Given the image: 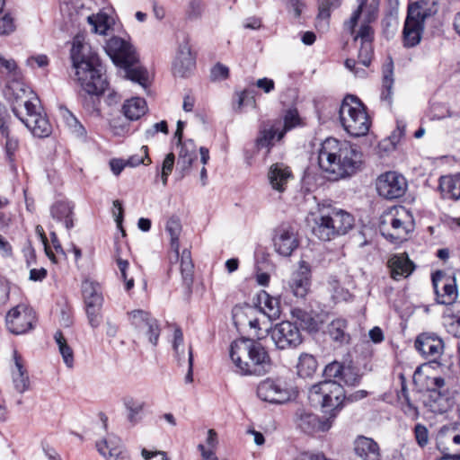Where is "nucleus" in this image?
Listing matches in <instances>:
<instances>
[{
	"mask_svg": "<svg viewBox=\"0 0 460 460\" xmlns=\"http://www.w3.org/2000/svg\"><path fill=\"white\" fill-rule=\"evenodd\" d=\"M124 407L127 410V420L133 427L138 424L143 419V411L146 402L140 399L126 397L123 401Z\"/></svg>",
	"mask_w": 460,
	"mask_h": 460,
	"instance_id": "nucleus-34",
	"label": "nucleus"
},
{
	"mask_svg": "<svg viewBox=\"0 0 460 460\" xmlns=\"http://www.w3.org/2000/svg\"><path fill=\"white\" fill-rule=\"evenodd\" d=\"M358 7L352 12L350 18L344 22V27L349 32L353 33L358 22L364 16L365 10L369 5L367 4V0H358Z\"/></svg>",
	"mask_w": 460,
	"mask_h": 460,
	"instance_id": "nucleus-49",
	"label": "nucleus"
},
{
	"mask_svg": "<svg viewBox=\"0 0 460 460\" xmlns=\"http://www.w3.org/2000/svg\"><path fill=\"white\" fill-rule=\"evenodd\" d=\"M413 227L412 215L402 206L390 208L380 217V233L393 243H401L406 241Z\"/></svg>",
	"mask_w": 460,
	"mask_h": 460,
	"instance_id": "nucleus-4",
	"label": "nucleus"
},
{
	"mask_svg": "<svg viewBox=\"0 0 460 460\" xmlns=\"http://www.w3.org/2000/svg\"><path fill=\"white\" fill-rule=\"evenodd\" d=\"M414 381H423L427 390L424 406L434 414L447 412L454 405V398L447 380L440 376H423L419 370L414 373Z\"/></svg>",
	"mask_w": 460,
	"mask_h": 460,
	"instance_id": "nucleus-5",
	"label": "nucleus"
},
{
	"mask_svg": "<svg viewBox=\"0 0 460 460\" xmlns=\"http://www.w3.org/2000/svg\"><path fill=\"white\" fill-rule=\"evenodd\" d=\"M387 266L390 269L391 278L394 280H400L409 277L415 269L414 263L409 259L406 253L392 256L388 260Z\"/></svg>",
	"mask_w": 460,
	"mask_h": 460,
	"instance_id": "nucleus-25",
	"label": "nucleus"
},
{
	"mask_svg": "<svg viewBox=\"0 0 460 460\" xmlns=\"http://www.w3.org/2000/svg\"><path fill=\"white\" fill-rule=\"evenodd\" d=\"M23 107L26 111V116H21L19 111L14 106L13 112L26 126L34 137H47L52 132V127L45 115L37 111V106L31 101H24Z\"/></svg>",
	"mask_w": 460,
	"mask_h": 460,
	"instance_id": "nucleus-12",
	"label": "nucleus"
},
{
	"mask_svg": "<svg viewBox=\"0 0 460 460\" xmlns=\"http://www.w3.org/2000/svg\"><path fill=\"white\" fill-rule=\"evenodd\" d=\"M279 122L281 123L279 137H283L288 131L299 125L300 119L296 110H288L284 116L283 122L280 120Z\"/></svg>",
	"mask_w": 460,
	"mask_h": 460,
	"instance_id": "nucleus-50",
	"label": "nucleus"
},
{
	"mask_svg": "<svg viewBox=\"0 0 460 460\" xmlns=\"http://www.w3.org/2000/svg\"><path fill=\"white\" fill-rule=\"evenodd\" d=\"M281 128L280 122H275L270 127H264L260 131V135L256 140V145L259 148H268L274 145V140L277 137V140H280L279 129Z\"/></svg>",
	"mask_w": 460,
	"mask_h": 460,
	"instance_id": "nucleus-38",
	"label": "nucleus"
},
{
	"mask_svg": "<svg viewBox=\"0 0 460 460\" xmlns=\"http://www.w3.org/2000/svg\"><path fill=\"white\" fill-rule=\"evenodd\" d=\"M174 161L175 156L172 153L167 154L163 161L160 175L164 186H166L168 177L173 170Z\"/></svg>",
	"mask_w": 460,
	"mask_h": 460,
	"instance_id": "nucleus-56",
	"label": "nucleus"
},
{
	"mask_svg": "<svg viewBox=\"0 0 460 460\" xmlns=\"http://www.w3.org/2000/svg\"><path fill=\"white\" fill-rule=\"evenodd\" d=\"M105 51L113 63L125 70V76L143 88L148 85V73L146 69L137 64L135 49L127 40L114 36L105 46Z\"/></svg>",
	"mask_w": 460,
	"mask_h": 460,
	"instance_id": "nucleus-3",
	"label": "nucleus"
},
{
	"mask_svg": "<svg viewBox=\"0 0 460 460\" xmlns=\"http://www.w3.org/2000/svg\"><path fill=\"white\" fill-rule=\"evenodd\" d=\"M242 345H245L247 347H251V339L242 338L236 341H234L230 346V358L236 368V372L242 376H249L248 372L243 368L245 367L243 364L249 363L250 358L248 357H243L238 354V348Z\"/></svg>",
	"mask_w": 460,
	"mask_h": 460,
	"instance_id": "nucleus-33",
	"label": "nucleus"
},
{
	"mask_svg": "<svg viewBox=\"0 0 460 460\" xmlns=\"http://www.w3.org/2000/svg\"><path fill=\"white\" fill-rule=\"evenodd\" d=\"M195 66V60L192 57L190 47L187 40L180 43L175 59L172 65V70L175 75L184 77Z\"/></svg>",
	"mask_w": 460,
	"mask_h": 460,
	"instance_id": "nucleus-23",
	"label": "nucleus"
},
{
	"mask_svg": "<svg viewBox=\"0 0 460 460\" xmlns=\"http://www.w3.org/2000/svg\"><path fill=\"white\" fill-rule=\"evenodd\" d=\"M0 142L5 152L9 163L13 164L15 159V153L19 148V139L11 130L0 135Z\"/></svg>",
	"mask_w": 460,
	"mask_h": 460,
	"instance_id": "nucleus-41",
	"label": "nucleus"
},
{
	"mask_svg": "<svg viewBox=\"0 0 460 460\" xmlns=\"http://www.w3.org/2000/svg\"><path fill=\"white\" fill-rule=\"evenodd\" d=\"M238 354L250 358L243 367L249 376H261L268 374L272 367V360L268 350L260 342L251 339V347L242 345L238 348Z\"/></svg>",
	"mask_w": 460,
	"mask_h": 460,
	"instance_id": "nucleus-11",
	"label": "nucleus"
},
{
	"mask_svg": "<svg viewBox=\"0 0 460 460\" xmlns=\"http://www.w3.org/2000/svg\"><path fill=\"white\" fill-rule=\"evenodd\" d=\"M66 125L69 131L76 137H84L86 136V130L80 121L75 118L74 114L66 111L64 114Z\"/></svg>",
	"mask_w": 460,
	"mask_h": 460,
	"instance_id": "nucleus-51",
	"label": "nucleus"
},
{
	"mask_svg": "<svg viewBox=\"0 0 460 460\" xmlns=\"http://www.w3.org/2000/svg\"><path fill=\"white\" fill-rule=\"evenodd\" d=\"M392 75H393L392 64H389L387 66V67L384 70L383 92L381 94V99L384 101H386L389 103H391L392 94H393L394 79H393Z\"/></svg>",
	"mask_w": 460,
	"mask_h": 460,
	"instance_id": "nucleus-52",
	"label": "nucleus"
},
{
	"mask_svg": "<svg viewBox=\"0 0 460 460\" xmlns=\"http://www.w3.org/2000/svg\"><path fill=\"white\" fill-rule=\"evenodd\" d=\"M102 306H85L88 323L92 328L99 327L102 321L101 310Z\"/></svg>",
	"mask_w": 460,
	"mask_h": 460,
	"instance_id": "nucleus-58",
	"label": "nucleus"
},
{
	"mask_svg": "<svg viewBox=\"0 0 460 460\" xmlns=\"http://www.w3.org/2000/svg\"><path fill=\"white\" fill-rule=\"evenodd\" d=\"M293 177L290 169L283 164H272L268 172L271 188L279 193L286 190L288 182Z\"/></svg>",
	"mask_w": 460,
	"mask_h": 460,
	"instance_id": "nucleus-27",
	"label": "nucleus"
},
{
	"mask_svg": "<svg viewBox=\"0 0 460 460\" xmlns=\"http://www.w3.org/2000/svg\"><path fill=\"white\" fill-rule=\"evenodd\" d=\"M7 329L20 335L31 331L36 323V314L31 307L20 304L13 307L5 317Z\"/></svg>",
	"mask_w": 460,
	"mask_h": 460,
	"instance_id": "nucleus-13",
	"label": "nucleus"
},
{
	"mask_svg": "<svg viewBox=\"0 0 460 460\" xmlns=\"http://www.w3.org/2000/svg\"><path fill=\"white\" fill-rule=\"evenodd\" d=\"M110 127L116 136H124L128 131V124L119 116L110 120Z\"/></svg>",
	"mask_w": 460,
	"mask_h": 460,
	"instance_id": "nucleus-60",
	"label": "nucleus"
},
{
	"mask_svg": "<svg viewBox=\"0 0 460 460\" xmlns=\"http://www.w3.org/2000/svg\"><path fill=\"white\" fill-rule=\"evenodd\" d=\"M73 208L74 207L68 201H57L50 208V214L53 219L61 222L66 229L74 226L73 223Z\"/></svg>",
	"mask_w": 460,
	"mask_h": 460,
	"instance_id": "nucleus-32",
	"label": "nucleus"
},
{
	"mask_svg": "<svg viewBox=\"0 0 460 460\" xmlns=\"http://www.w3.org/2000/svg\"><path fill=\"white\" fill-rule=\"evenodd\" d=\"M88 22L93 26V31L99 34H106L107 31L110 28L108 17L105 14L89 16Z\"/></svg>",
	"mask_w": 460,
	"mask_h": 460,
	"instance_id": "nucleus-53",
	"label": "nucleus"
},
{
	"mask_svg": "<svg viewBox=\"0 0 460 460\" xmlns=\"http://www.w3.org/2000/svg\"><path fill=\"white\" fill-rule=\"evenodd\" d=\"M70 58L75 79L87 94L83 100V106L89 114L99 116V96L108 87L105 68L89 44L82 42L78 37L74 39Z\"/></svg>",
	"mask_w": 460,
	"mask_h": 460,
	"instance_id": "nucleus-1",
	"label": "nucleus"
},
{
	"mask_svg": "<svg viewBox=\"0 0 460 460\" xmlns=\"http://www.w3.org/2000/svg\"><path fill=\"white\" fill-rule=\"evenodd\" d=\"M0 72L7 75H17V65L13 58H5L0 55Z\"/></svg>",
	"mask_w": 460,
	"mask_h": 460,
	"instance_id": "nucleus-62",
	"label": "nucleus"
},
{
	"mask_svg": "<svg viewBox=\"0 0 460 460\" xmlns=\"http://www.w3.org/2000/svg\"><path fill=\"white\" fill-rule=\"evenodd\" d=\"M126 163L127 166L130 167H136L141 164H150L152 161L148 155V147L146 146H143L140 149V153L131 155L128 160H126Z\"/></svg>",
	"mask_w": 460,
	"mask_h": 460,
	"instance_id": "nucleus-55",
	"label": "nucleus"
},
{
	"mask_svg": "<svg viewBox=\"0 0 460 460\" xmlns=\"http://www.w3.org/2000/svg\"><path fill=\"white\" fill-rule=\"evenodd\" d=\"M308 398L314 405L321 406L329 416L336 415L342 408L346 398L342 385L334 380H324L312 385L308 392Z\"/></svg>",
	"mask_w": 460,
	"mask_h": 460,
	"instance_id": "nucleus-8",
	"label": "nucleus"
},
{
	"mask_svg": "<svg viewBox=\"0 0 460 460\" xmlns=\"http://www.w3.org/2000/svg\"><path fill=\"white\" fill-rule=\"evenodd\" d=\"M432 285L438 304L449 305L456 300L458 292L454 277L437 271L432 275Z\"/></svg>",
	"mask_w": 460,
	"mask_h": 460,
	"instance_id": "nucleus-17",
	"label": "nucleus"
},
{
	"mask_svg": "<svg viewBox=\"0 0 460 460\" xmlns=\"http://www.w3.org/2000/svg\"><path fill=\"white\" fill-rule=\"evenodd\" d=\"M343 367L344 365L333 361L325 367L323 374L327 378H337L340 380Z\"/></svg>",
	"mask_w": 460,
	"mask_h": 460,
	"instance_id": "nucleus-63",
	"label": "nucleus"
},
{
	"mask_svg": "<svg viewBox=\"0 0 460 460\" xmlns=\"http://www.w3.org/2000/svg\"><path fill=\"white\" fill-rule=\"evenodd\" d=\"M210 76L213 81L225 80L229 76V69L226 66L217 63L211 68Z\"/></svg>",
	"mask_w": 460,
	"mask_h": 460,
	"instance_id": "nucleus-64",
	"label": "nucleus"
},
{
	"mask_svg": "<svg viewBox=\"0 0 460 460\" xmlns=\"http://www.w3.org/2000/svg\"><path fill=\"white\" fill-rule=\"evenodd\" d=\"M55 341L58 346L59 352L63 358V361L69 368L74 366V352L71 347L67 344L65 337L61 332H57L55 334Z\"/></svg>",
	"mask_w": 460,
	"mask_h": 460,
	"instance_id": "nucleus-44",
	"label": "nucleus"
},
{
	"mask_svg": "<svg viewBox=\"0 0 460 460\" xmlns=\"http://www.w3.org/2000/svg\"><path fill=\"white\" fill-rule=\"evenodd\" d=\"M147 105L144 99L134 97L128 100L122 106V112L126 119L137 120L146 114Z\"/></svg>",
	"mask_w": 460,
	"mask_h": 460,
	"instance_id": "nucleus-36",
	"label": "nucleus"
},
{
	"mask_svg": "<svg viewBox=\"0 0 460 460\" xmlns=\"http://www.w3.org/2000/svg\"><path fill=\"white\" fill-rule=\"evenodd\" d=\"M354 451L362 460H379L380 450L377 443L370 438L358 436L354 441Z\"/></svg>",
	"mask_w": 460,
	"mask_h": 460,
	"instance_id": "nucleus-28",
	"label": "nucleus"
},
{
	"mask_svg": "<svg viewBox=\"0 0 460 460\" xmlns=\"http://www.w3.org/2000/svg\"><path fill=\"white\" fill-rule=\"evenodd\" d=\"M98 452L107 460H126L127 456L122 451L120 439L109 435L106 438L96 443Z\"/></svg>",
	"mask_w": 460,
	"mask_h": 460,
	"instance_id": "nucleus-26",
	"label": "nucleus"
},
{
	"mask_svg": "<svg viewBox=\"0 0 460 460\" xmlns=\"http://www.w3.org/2000/svg\"><path fill=\"white\" fill-rule=\"evenodd\" d=\"M270 337L279 349L296 348L303 341L298 327L290 322H282L275 325L270 332Z\"/></svg>",
	"mask_w": 460,
	"mask_h": 460,
	"instance_id": "nucleus-16",
	"label": "nucleus"
},
{
	"mask_svg": "<svg viewBox=\"0 0 460 460\" xmlns=\"http://www.w3.org/2000/svg\"><path fill=\"white\" fill-rule=\"evenodd\" d=\"M82 294L85 306H102L103 296L101 285L91 279H86L82 283Z\"/></svg>",
	"mask_w": 460,
	"mask_h": 460,
	"instance_id": "nucleus-29",
	"label": "nucleus"
},
{
	"mask_svg": "<svg viewBox=\"0 0 460 460\" xmlns=\"http://www.w3.org/2000/svg\"><path fill=\"white\" fill-rule=\"evenodd\" d=\"M312 233L322 241H330L335 238L330 207L318 208L317 211L311 213Z\"/></svg>",
	"mask_w": 460,
	"mask_h": 460,
	"instance_id": "nucleus-21",
	"label": "nucleus"
},
{
	"mask_svg": "<svg viewBox=\"0 0 460 460\" xmlns=\"http://www.w3.org/2000/svg\"><path fill=\"white\" fill-rule=\"evenodd\" d=\"M341 3L342 0H339L338 3L335 0H318V20L327 25L332 11L340 7Z\"/></svg>",
	"mask_w": 460,
	"mask_h": 460,
	"instance_id": "nucleus-47",
	"label": "nucleus"
},
{
	"mask_svg": "<svg viewBox=\"0 0 460 460\" xmlns=\"http://www.w3.org/2000/svg\"><path fill=\"white\" fill-rule=\"evenodd\" d=\"M378 16V8L376 5L369 4L366 8L364 16L361 19V23L358 30L352 34L354 35V41L360 40V48L358 50V62L364 66H368L371 63L374 49L373 40L375 38V31L372 23L375 22Z\"/></svg>",
	"mask_w": 460,
	"mask_h": 460,
	"instance_id": "nucleus-9",
	"label": "nucleus"
},
{
	"mask_svg": "<svg viewBox=\"0 0 460 460\" xmlns=\"http://www.w3.org/2000/svg\"><path fill=\"white\" fill-rule=\"evenodd\" d=\"M13 367H12V380L14 389L23 394L30 389V377L24 366L22 356L16 349L13 352Z\"/></svg>",
	"mask_w": 460,
	"mask_h": 460,
	"instance_id": "nucleus-24",
	"label": "nucleus"
},
{
	"mask_svg": "<svg viewBox=\"0 0 460 460\" xmlns=\"http://www.w3.org/2000/svg\"><path fill=\"white\" fill-rule=\"evenodd\" d=\"M415 349L426 358L436 360L441 357L444 351V342L435 333L423 332L415 340Z\"/></svg>",
	"mask_w": 460,
	"mask_h": 460,
	"instance_id": "nucleus-22",
	"label": "nucleus"
},
{
	"mask_svg": "<svg viewBox=\"0 0 460 460\" xmlns=\"http://www.w3.org/2000/svg\"><path fill=\"white\" fill-rule=\"evenodd\" d=\"M258 301L261 311L267 315L270 320L279 318L281 311L278 298L270 296L266 292H261L258 296Z\"/></svg>",
	"mask_w": 460,
	"mask_h": 460,
	"instance_id": "nucleus-35",
	"label": "nucleus"
},
{
	"mask_svg": "<svg viewBox=\"0 0 460 460\" xmlns=\"http://www.w3.org/2000/svg\"><path fill=\"white\" fill-rule=\"evenodd\" d=\"M438 189L444 199L457 200L460 199V172L441 176Z\"/></svg>",
	"mask_w": 460,
	"mask_h": 460,
	"instance_id": "nucleus-31",
	"label": "nucleus"
},
{
	"mask_svg": "<svg viewBox=\"0 0 460 460\" xmlns=\"http://www.w3.org/2000/svg\"><path fill=\"white\" fill-rule=\"evenodd\" d=\"M438 9L426 8L425 3L413 2L408 4L402 37L405 48L419 45L422 39L427 18L437 13Z\"/></svg>",
	"mask_w": 460,
	"mask_h": 460,
	"instance_id": "nucleus-7",
	"label": "nucleus"
},
{
	"mask_svg": "<svg viewBox=\"0 0 460 460\" xmlns=\"http://www.w3.org/2000/svg\"><path fill=\"white\" fill-rule=\"evenodd\" d=\"M128 320L130 324L134 327L135 331L137 332L142 327L146 326L151 321L155 320L149 312L137 309L128 313Z\"/></svg>",
	"mask_w": 460,
	"mask_h": 460,
	"instance_id": "nucleus-45",
	"label": "nucleus"
},
{
	"mask_svg": "<svg viewBox=\"0 0 460 460\" xmlns=\"http://www.w3.org/2000/svg\"><path fill=\"white\" fill-rule=\"evenodd\" d=\"M272 242L275 251L286 257L290 256L298 246L294 228L288 225H281L275 229Z\"/></svg>",
	"mask_w": 460,
	"mask_h": 460,
	"instance_id": "nucleus-20",
	"label": "nucleus"
},
{
	"mask_svg": "<svg viewBox=\"0 0 460 460\" xmlns=\"http://www.w3.org/2000/svg\"><path fill=\"white\" fill-rule=\"evenodd\" d=\"M255 312V308L249 305H245L243 306H235L233 309V319L234 323L242 324L243 323V316H249Z\"/></svg>",
	"mask_w": 460,
	"mask_h": 460,
	"instance_id": "nucleus-59",
	"label": "nucleus"
},
{
	"mask_svg": "<svg viewBox=\"0 0 460 460\" xmlns=\"http://www.w3.org/2000/svg\"><path fill=\"white\" fill-rule=\"evenodd\" d=\"M414 435L417 444L424 447L429 443V430L423 424L418 423L414 427Z\"/></svg>",
	"mask_w": 460,
	"mask_h": 460,
	"instance_id": "nucleus-61",
	"label": "nucleus"
},
{
	"mask_svg": "<svg viewBox=\"0 0 460 460\" xmlns=\"http://www.w3.org/2000/svg\"><path fill=\"white\" fill-rule=\"evenodd\" d=\"M293 318H295L303 329L309 332H314L318 329V323L312 312L305 311L301 308H294L291 311Z\"/></svg>",
	"mask_w": 460,
	"mask_h": 460,
	"instance_id": "nucleus-42",
	"label": "nucleus"
},
{
	"mask_svg": "<svg viewBox=\"0 0 460 460\" xmlns=\"http://www.w3.org/2000/svg\"><path fill=\"white\" fill-rule=\"evenodd\" d=\"M318 367L315 358L308 353H302L296 364L297 375L301 377H311Z\"/></svg>",
	"mask_w": 460,
	"mask_h": 460,
	"instance_id": "nucleus-39",
	"label": "nucleus"
},
{
	"mask_svg": "<svg viewBox=\"0 0 460 460\" xmlns=\"http://www.w3.org/2000/svg\"><path fill=\"white\" fill-rule=\"evenodd\" d=\"M405 128L406 126L402 121L397 120L396 129L392 133L388 140H384L379 144V147L385 151L394 149L396 143L404 136Z\"/></svg>",
	"mask_w": 460,
	"mask_h": 460,
	"instance_id": "nucleus-48",
	"label": "nucleus"
},
{
	"mask_svg": "<svg viewBox=\"0 0 460 460\" xmlns=\"http://www.w3.org/2000/svg\"><path fill=\"white\" fill-rule=\"evenodd\" d=\"M311 287V269L309 264L301 261L298 269L295 270L287 281V288L298 298H305Z\"/></svg>",
	"mask_w": 460,
	"mask_h": 460,
	"instance_id": "nucleus-19",
	"label": "nucleus"
},
{
	"mask_svg": "<svg viewBox=\"0 0 460 460\" xmlns=\"http://www.w3.org/2000/svg\"><path fill=\"white\" fill-rule=\"evenodd\" d=\"M138 339H145L154 347L158 343L161 329L156 319L137 332Z\"/></svg>",
	"mask_w": 460,
	"mask_h": 460,
	"instance_id": "nucleus-43",
	"label": "nucleus"
},
{
	"mask_svg": "<svg viewBox=\"0 0 460 460\" xmlns=\"http://www.w3.org/2000/svg\"><path fill=\"white\" fill-rule=\"evenodd\" d=\"M347 328V321L337 318L328 324L327 332L333 341L340 344H347L350 340Z\"/></svg>",
	"mask_w": 460,
	"mask_h": 460,
	"instance_id": "nucleus-37",
	"label": "nucleus"
},
{
	"mask_svg": "<svg viewBox=\"0 0 460 460\" xmlns=\"http://www.w3.org/2000/svg\"><path fill=\"white\" fill-rule=\"evenodd\" d=\"M340 120L343 128L352 137H358L367 134L371 120L364 104L355 96H347L340 108Z\"/></svg>",
	"mask_w": 460,
	"mask_h": 460,
	"instance_id": "nucleus-6",
	"label": "nucleus"
},
{
	"mask_svg": "<svg viewBox=\"0 0 460 460\" xmlns=\"http://www.w3.org/2000/svg\"><path fill=\"white\" fill-rule=\"evenodd\" d=\"M257 395L261 401L282 404L290 401L294 393L284 383L267 378L259 384Z\"/></svg>",
	"mask_w": 460,
	"mask_h": 460,
	"instance_id": "nucleus-15",
	"label": "nucleus"
},
{
	"mask_svg": "<svg viewBox=\"0 0 460 460\" xmlns=\"http://www.w3.org/2000/svg\"><path fill=\"white\" fill-rule=\"evenodd\" d=\"M447 442H451L453 447H460V433H456L454 429L443 428L438 433V448L441 452H449V448L445 446ZM460 453V448H456Z\"/></svg>",
	"mask_w": 460,
	"mask_h": 460,
	"instance_id": "nucleus-40",
	"label": "nucleus"
},
{
	"mask_svg": "<svg viewBox=\"0 0 460 460\" xmlns=\"http://www.w3.org/2000/svg\"><path fill=\"white\" fill-rule=\"evenodd\" d=\"M15 30V22L10 13H5L0 17V36H8L14 32Z\"/></svg>",
	"mask_w": 460,
	"mask_h": 460,
	"instance_id": "nucleus-57",
	"label": "nucleus"
},
{
	"mask_svg": "<svg viewBox=\"0 0 460 460\" xmlns=\"http://www.w3.org/2000/svg\"><path fill=\"white\" fill-rule=\"evenodd\" d=\"M9 91L12 92V94L13 96V106H15L17 109L19 106H23L24 101H30L27 99V93H31V90L25 85L20 82H13L9 87Z\"/></svg>",
	"mask_w": 460,
	"mask_h": 460,
	"instance_id": "nucleus-46",
	"label": "nucleus"
},
{
	"mask_svg": "<svg viewBox=\"0 0 460 460\" xmlns=\"http://www.w3.org/2000/svg\"><path fill=\"white\" fill-rule=\"evenodd\" d=\"M376 186L381 197L394 199L404 195L407 190V181L402 174L387 172L377 178Z\"/></svg>",
	"mask_w": 460,
	"mask_h": 460,
	"instance_id": "nucleus-14",
	"label": "nucleus"
},
{
	"mask_svg": "<svg viewBox=\"0 0 460 460\" xmlns=\"http://www.w3.org/2000/svg\"><path fill=\"white\" fill-rule=\"evenodd\" d=\"M362 156L356 145L328 137L318 149V164L327 178L338 181L359 171L363 163Z\"/></svg>",
	"mask_w": 460,
	"mask_h": 460,
	"instance_id": "nucleus-2",
	"label": "nucleus"
},
{
	"mask_svg": "<svg viewBox=\"0 0 460 460\" xmlns=\"http://www.w3.org/2000/svg\"><path fill=\"white\" fill-rule=\"evenodd\" d=\"M335 418V412L324 419H320L316 414L305 409H299L296 412V421L297 426L304 432L309 434L319 431H328L332 428Z\"/></svg>",
	"mask_w": 460,
	"mask_h": 460,
	"instance_id": "nucleus-18",
	"label": "nucleus"
},
{
	"mask_svg": "<svg viewBox=\"0 0 460 460\" xmlns=\"http://www.w3.org/2000/svg\"><path fill=\"white\" fill-rule=\"evenodd\" d=\"M330 214L335 237L347 234L353 227L354 218L349 213L330 207Z\"/></svg>",
	"mask_w": 460,
	"mask_h": 460,
	"instance_id": "nucleus-30",
	"label": "nucleus"
},
{
	"mask_svg": "<svg viewBox=\"0 0 460 460\" xmlns=\"http://www.w3.org/2000/svg\"><path fill=\"white\" fill-rule=\"evenodd\" d=\"M360 376L358 375L356 368L351 366H344L340 380L346 385L354 386L359 383Z\"/></svg>",
	"mask_w": 460,
	"mask_h": 460,
	"instance_id": "nucleus-54",
	"label": "nucleus"
},
{
	"mask_svg": "<svg viewBox=\"0 0 460 460\" xmlns=\"http://www.w3.org/2000/svg\"><path fill=\"white\" fill-rule=\"evenodd\" d=\"M165 231L170 235L171 248L175 253L176 260L180 259V272L182 284L190 290L193 284L194 264L192 262L190 252L184 249L180 256L179 237L181 233V224L178 217H171L165 225Z\"/></svg>",
	"mask_w": 460,
	"mask_h": 460,
	"instance_id": "nucleus-10",
	"label": "nucleus"
}]
</instances>
